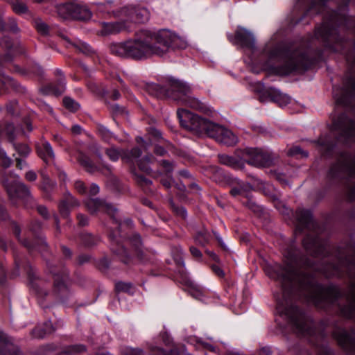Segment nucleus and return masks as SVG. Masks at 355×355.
Wrapping results in <instances>:
<instances>
[{"mask_svg":"<svg viewBox=\"0 0 355 355\" xmlns=\"http://www.w3.org/2000/svg\"><path fill=\"white\" fill-rule=\"evenodd\" d=\"M266 272L270 278L282 281L284 286L291 284L292 286L299 284L300 286L306 287L308 284L307 287L311 291L309 297L313 300L320 298V286L314 285L310 277L297 272L292 263H288L286 267H282L279 265L268 267L266 268Z\"/></svg>","mask_w":355,"mask_h":355,"instance_id":"obj_3","label":"nucleus"},{"mask_svg":"<svg viewBox=\"0 0 355 355\" xmlns=\"http://www.w3.org/2000/svg\"><path fill=\"white\" fill-rule=\"evenodd\" d=\"M37 211L44 217H46L47 216V209H46V208L45 207H44V206H38L37 207Z\"/></svg>","mask_w":355,"mask_h":355,"instance_id":"obj_51","label":"nucleus"},{"mask_svg":"<svg viewBox=\"0 0 355 355\" xmlns=\"http://www.w3.org/2000/svg\"><path fill=\"white\" fill-rule=\"evenodd\" d=\"M13 146L18 153L22 156L28 155L31 151L30 148L26 144H14Z\"/></svg>","mask_w":355,"mask_h":355,"instance_id":"obj_36","label":"nucleus"},{"mask_svg":"<svg viewBox=\"0 0 355 355\" xmlns=\"http://www.w3.org/2000/svg\"><path fill=\"white\" fill-rule=\"evenodd\" d=\"M218 157H219L220 162L225 165H227V166H231L233 168H236L239 166L238 160L232 156H230L227 155H220L218 156Z\"/></svg>","mask_w":355,"mask_h":355,"instance_id":"obj_27","label":"nucleus"},{"mask_svg":"<svg viewBox=\"0 0 355 355\" xmlns=\"http://www.w3.org/2000/svg\"><path fill=\"white\" fill-rule=\"evenodd\" d=\"M119 17L122 20L127 21V24L130 23H144L147 21L150 17L149 11L144 7H125L121 9Z\"/></svg>","mask_w":355,"mask_h":355,"instance_id":"obj_9","label":"nucleus"},{"mask_svg":"<svg viewBox=\"0 0 355 355\" xmlns=\"http://www.w3.org/2000/svg\"><path fill=\"white\" fill-rule=\"evenodd\" d=\"M110 3H107V4L105 3H98V9L101 11V12H103L105 10V8L109 5Z\"/></svg>","mask_w":355,"mask_h":355,"instance_id":"obj_63","label":"nucleus"},{"mask_svg":"<svg viewBox=\"0 0 355 355\" xmlns=\"http://www.w3.org/2000/svg\"><path fill=\"white\" fill-rule=\"evenodd\" d=\"M152 88L157 90V92L155 94L157 96H161L163 94H166L174 100L180 101L182 104L199 110L202 113L209 114L211 112L210 108L207 105L191 96V87L186 82L179 80L173 81L169 89L167 90L158 85H152Z\"/></svg>","mask_w":355,"mask_h":355,"instance_id":"obj_4","label":"nucleus"},{"mask_svg":"<svg viewBox=\"0 0 355 355\" xmlns=\"http://www.w3.org/2000/svg\"><path fill=\"white\" fill-rule=\"evenodd\" d=\"M188 292L194 298L205 302V291L202 290L197 284H196L192 281H188Z\"/></svg>","mask_w":355,"mask_h":355,"instance_id":"obj_19","label":"nucleus"},{"mask_svg":"<svg viewBox=\"0 0 355 355\" xmlns=\"http://www.w3.org/2000/svg\"><path fill=\"white\" fill-rule=\"evenodd\" d=\"M0 44L2 46H3L6 49H10L12 47L11 42H10V39L8 37L3 38L1 40Z\"/></svg>","mask_w":355,"mask_h":355,"instance_id":"obj_47","label":"nucleus"},{"mask_svg":"<svg viewBox=\"0 0 355 355\" xmlns=\"http://www.w3.org/2000/svg\"><path fill=\"white\" fill-rule=\"evenodd\" d=\"M153 157L151 155L144 156L138 161V166L141 171L145 173H149L150 168V164L152 163Z\"/></svg>","mask_w":355,"mask_h":355,"instance_id":"obj_24","label":"nucleus"},{"mask_svg":"<svg viewBox=\"0 0 355 355\" xmlns=\"http://www.w3.org/2000/svg\"><path fill=\"white\" fill-rule=\"evenodd\" d=\"M6 214L5 212V210L3 207L1 205H0V219L4 220L6 218Z\"/></svg>","mask_w":355,"mask_h":355,"instance_id":"obj_59","label":"nucleus"},{"mask_svg":"<svg viewBox=\"0 0 355 355\" xmlns=\"http://www.w3.org/2000/svg\"><path fill=\"white\" fill-rule=\"evenodd\" d=\"M155 42L164 46L163 55L173 49H184L187 46V42L185 38L181 37L168 30H160L156 32Z\"/></svg>","mask_w":355,"mask_h":355,"instance_id":"obj_8","label":"nucleus"},{"mask_svg":"<svg viewBox=\"0 0 355 355\" xmlns=\"http://www.w3.org/2000/svg\"><path fill=\"white\" fill-rule=\"evenodd\" d=\"M166 150L162 147H156L155 153L159 155H163L165 153Z\"/></svg>","mask_w":355,"mask_h":355,"instance_id":"obj_58","label":"nucleus"},{"mask_svg":"<svg viewBox=\"0 0 355 355\" xmlns=\"http://www.w3.org/2000/svg\"><path fill=\"white\" fill-rule=\"evenodd\" d=\"M78 219L79 223L81 225H85L87 223V217H85V216H83L82 214H78Z\"/></svg>","mask_w":355,"mask_h":355,"instance_id":"obj_50","label":"nucleus"},{"mask_svg":"<svg viewBox=\"0 0 355 355\" xmlns=\"http://www.w3.org/2000/svg\"><path fill=\"white\" fill-rule=\"evenodd\" d=\"M242 156L246 162L257 167L266 166L270 162L268 156L258 148H246Z\"/></svg>","mask_w":355,"mask_h":355,"instance_id":"obj_10","label":"nucleus"},{"mask_svg":"<svg viewBox=\"0 0 355 355\" xmlns=\"http://www.w3.org/2000/svg\"><path fill=\"white\" fill-rule=\"evenodd\" d=\"M0 247L3 250H6L7 248L6 241L3 238H0Z\"/></svg>","mask_w":355,"mask_h":355,"instance_id":"obj_62","label":"nucleus"},{"mask_svg":"<svg viewBox=\"0 0 355 355\" xmlns=\"http://www.w3.org/2000/svg\"><path fill=\"white\" fill-rule=\"evenodd\" d=\"M75 188L80 193H85L86 191L84 183L80 180L75 182Z\"/></svg>","mask_w":355,"mask_h":355,"instance_id":"obj_42","label":"nucleus"},{"mask_svg":"<svg viewBox=\"0 0 355 355\" xmlns=\"http://www.w3.org/2000/svg\"><path fill=\"white\" fill-rule=\"evenodd\" d=\"M98 191H99V187L98 185H96L95 184H92L90 186L89 193L92 196H94V195L97 194L98 193Z\"/></svg>","mask_w":355,"mask_h":355,"instance_id":"obj_49","label":"nucleus"},{"mask_svg":"<svg viewBox=\"0 0 355 355\" xmlns=\"http://www.w3.org/2000/svg\"><path fill=\"white\" fill-rule=\"evenodd\" d=\"M230 192H231V194L234 196L241 194V190L237 188L232 189Z\"/></svg>","mask_w":355,"mask_h":355,"instance_id":"obj_60","label":"nucleus"},{"mask_svg":"<svg viewBox=\"0 0 355 355\" xmlns=\"http://www.w3.org/2000/svg\"><path fill=\"white\" fill-rule=\"evenodd\" d=\"M57 10L58 15L64 19L87 20L92 17V12L86 6L75 1L60 4Z\"/></svg>","mask_w":355,"mask_h":355,"instance_id":"obj_7","label":"nucleus"},{"mask_svg":"<svg viewBox=\"0 0 355 355\" xmlns=\"http://www.w3.org/2000/svg\"><path fill=\"white\" fill-rule=\"evenodd\" d=\"M13 129V125L12 124H8L6 128V134L9 135L10 139H12L13 137V133L10 132V130H12Z\"/></svg>","mask_w":355,"mask_h":355,"instance_id":"obj_57","label":"nucleus"},{"mask_svg":"<svg viewBox=\"0 0 355 355\" xmlns=\"http://www.w3.org/2000/svg\"><path fill=\"white\" fill-rule=\"evenodd\" d=\"M288 154L291 155H301L303 157H307L308 153L302 151L299 146H294L288 150Z\"/></svg>","mask_w":355,"mask_h":355,"instance_id":"obj_40","label":"nucleus"},{"mask_svg":"<svg viewBox=\"0 0 355 355\" xmlns=\"http://www.w3.org/2000/svg\"><path fill=\"white\" fill-rule=\"evenodd\" d=\"M86 205L91 212L102 210L111 215L116 211V209L112 205L98 199H89Z\"/></svg>","mask_w":355,"mask_h":355,"instance_id":"obj_14","label":"nucleus"},{"mask_svg":"<svg viewBox=\"0 0 355 355\" xmlns=\"http://www.w3.org/2000/svg\"><path fill=\"white\" fill-rule=\"evenodd\" d=\"M25 176H26V180H28V181H31V182L35 181L37 178L35 173L32 171H28L26 173Z\"/></svg>","mask_w":355,"mask_h":355,"instance_id":"obj_48","label":"nucleus"},{"mask_svg":"<svg viewBox=\"0 0 355 355\" xmlns=\"http://www.w3.org/2000/svg\"><path fill=\"white\" fill-rule=\"evenodd\" d=\"M71 131L74 134H80L82 131V128L78 125H74L71 128Z\"/></svg>","mask_w":355,"mask_h":355,"instance_id":"obj_53","label":"nucleus"},{"mask_svg":"<svg viewBox=\"0 0 355 355\" xmlns=\"http://www.w3.org/2000/svg\"><path fill=\"white\" fill-rule=\"evenodd\" d=\"M0 29L10 31L12 32H17L18 31L17 24L15 21L12 19L10 20L9 25H3L1 20H0Z\"/></svg>","mask_w":355,"mask_h":355,"instance_id":"obj_37","label":"nucleus"},{"mask_svg":"<svg viewBox=\"0 0 355 355\" xmlns=\"http://www.w3.org/2000/svg\"><path fill=\"white\" fill-rule=\"evenodd\" d=\"M175 211H176L178 214L180 215L183 218H185L187 216V211H186V209L184 207L176 208Z\"/></svg>","mask_w":355,"mask_h":355,"instance_id":"obj_52","label":"nucleus"},{"mask_svg":"<svg viewBox=\"0 0 355 355\" xmlns=\"http://www.w3.org/2000/svg\"><path fill=\"white\" fill-rule=\"evenodd\" d=\"M162 184L166 187V188H169L171 187V184H172V180L171 179L170 180H161Z\"/></svg>","mask_w":355,"mask_h":355,"instance_id":"obj_56","label":"nucleus"},{"mask_svg":"<svg viewBox=\"0 0 355 355\" xmlns=\"http://www.w3.org/2000/svg\"><path fill=\"white\" fill-rule=\"evenodd\" d=\"M121 353L122 355H143V350L139 348L124 347L121 349Z\"/></svg>","mask_w":355,"mask_h":355,"instance_id":"obj_29","label":"nucleus"},{"mask_svg":"<svg viewBox=\"0 0 355 355\" xmlns=\"http://www.w3.org/2000/svg\"><path fill=\"white\" fill-rule=\"evenodd\" d=\"M120 19L121 21H114L110 23L103 22L101 33L105 35L116 33L123 30H129L130 25L127 24V21L122 20L121 17H120Z\"/></svg>","mask_w":355,"mask_h":355,"instance_id":"obj_13","label":"nucleus"},{"mask_svg":"<svg viewBox=\"0 0 355 355\" xmlns=\"http://www.w3.org/2000/svg\"><path fill=\"white\" fill-rule=\"evenodd\" d=\"M130 40L124 42L114 43L111 45L110 50L113 54L120 57L130 58Z\"/></svg>","mask_w":355,"mask_h":355,"instance_id":"obj_18","label":"nucleus"},{"mask_svg":"<svg viewBox=\"0 0 355 355\" xmlns=\"http://www.w3.org/2000/svg\"><path fill=\"white\" fill-rule=\"evenodd\" d=\"M17 347L12 340L0 331V354L2 355H17Z\"/></svg>","mask_w":355,"mask_h":355,"instance_id":"obj_16","label":"nucleus"},{"mask_svg":"<svg viewBox=\"0 0 355 355\" xmlns=\"http://www.w3.org/2000/svg\"><path fill=\"white\" fill-rule=\"evenodd\" d=\"M345 119L346 123L349 126H350V128H348L347 129H345V128L344 127V125H343L340 122L336 123H335V127L338 128H344L345 130H343V131H344L345 135L349 136V135H352V129L354 128V123L352 121H351L350 120H348V119H345L344 116H341V119Z\"/></svg>","mask_w":355,"mask_h":355,"instance_id":"obj_31","label":"nucleus"},{"mask_svg":"<svg viewBox=\"0 0 355 355\" xmlns=\"http://www.w3.org/2000/svg\"><path fill=\"white\" fill-rule=\"evenodd\" d=\"M211 269H212L213 272L218 277H224L225 273L220 266H218L217 265H213L211 266Z\"/></svg>","mask_w":355,"mask_h":355,"instance_id":"obj_44","label":"nucleus"},{"mask_svg":"<svg viewBox=\"0 0 355 355\" xmlns=\"http://www.w3.org/2000/svg\"><path fill=\"white\" fill-rule=\"evenodd\" d=\"M236 42L245 46L253 48L255 46V37L252 32L243 28L239 27L236 32Z\"/></svg>","mask_w":355,"mask_h":355,"instance_id":"obj_12","label":"nucleus"},{"mask_svg":"<svg viewBox=\"0 0 355 355\" xmlns=\"http://www.w3.org/2000/svg\"><path fill=\"white\" fill-rule=\"evenodd\" d=\"M78 161L80 164L84 166L88 171L93 172L94 166L92 164L91 160L86 156L80 155L78 158Z\"/></svg>","mask_w":355,"mask_h":355,"instance_id":"obj_32","label":"nucleus"},{"mask_svg":"<svg viewBox=\"0 0 355 355\" xmlns=\"http://www.w3.org/2000/svg\"><path fill=\"white\" fill-rule=\"evenodd\" d=\"M42 327L45 329L44 333H37V331L40 330V329H35L33 331V335L35 338H42L46 335L51 334L54 331L51 321L46 322Z\"/></svg>","mask_w":355,"mask_h":355,"instance_id":"obj_26","label":"nucleus"},{"mask_svg":"<svg viewBox=\"0 0 355 355\" xmlns=\"http://www.w3.org/2000/svg\"><path fill=\"white\" fill-rule=\"evenodd\" d=\"M202 345H203V347L206 349H209L210 351H214L215 350V348L210 344L207 343H202Z\"/></svg>","mask_w":355,"mask_h":355,"instance_id":"obj_61","label":"nucleus"},{"mask_svg":"<svg viewBox=\"0 0 355 355\" xmlns=\"http://www.w3.org/2000/svg\"><path fill=\"white\" fill-rule=\"evenodd\" d=\"M116 289L118 291L130 293L133 290V286L130 283L118 282L116 284Z\"/></svg>","mask_w":355,"mask_h":355,"instance_id":"obj_35","label":"nucleus"},{"mask_svg":"<svg viewBox=\"0 0 355 355\" xmlns=\"http://www.w3.org/2000/svg\"><path fill=\"white\" fill-rule=\"evenodd\" d=\"M1 181L12 200L15 198L28 200L31 198L29 189L19 181L17 175L12 173H2Z\"/></svg>","mask_w":355,"mask_h":355,"instance_id":"obj_6","label":"nucleus"},{"mask_svg":"<svg viewBox=\"0 0 355 355\" xmlns=\"http://www.w3.org/2000/svg\"><path fill=\"white\" fill-rule=\"evenodd\" d=\"M85 347L83 345L70 346L67 350L61 352L59 355H73L76 353H82L85 351Z\"/></svg>","mask_w":355,"mask_h":355,"instance_id":"obj_28","label":"nucleus"},{"mask_svg":"<svg viewBox=\"0 0 355 355\" xmlns=\"http://www.w3.org/2000/svg\"><path fill=\"white\" fill-rule=\"evenodd\" d=\"M35 26L37 31L42 35H46L49 33V26L42 20L37 19L35 21Z\"/></svg>","mask_w":355,"mask_h":355,"instance_id":"obj_33","label":"nucleus"},{"mask_svg":"<svg viewBox=\"0 0 355 355\" xmlns=\"http://www.w3.org/2000/svg\"><path fill=\"white\" fill-rule=\"evenodd\" d=\"M64 105L69 110L74 112L79 108V104L71 98L66 97L63 99Z\"/></svg>","mask_w":355,"mask_h":355,"instance_id":"obj_30","label":"nucleus"},{"mask_svg":"<svg viewBox=\"0 0 355 355\" xmlns=\"http://www.w3.org/2000/svg\"><path fill=\"white\" fill-rule=\"evenodd\" d=\"M297 318H292L291 320L293 324L295 326L296 329L302 334H309L308 329V321L304 318V316L297 313Z\"/></svg>","mask_w":355,"mask_h":355,"instance_id":"obj_20","label":"nucleus"},{"mask_svg":"<svg viewBox=\"0 0 355 355\" xmlns=\"http://www.w3.org/2000/svg\"><path fill=\"white\" fill-rule=\"evenodd\" d=\"M106 154L113 162L117 161L119 157L129 162L132 158L139 157L141 155V152L138 148H135L130 152L121 151L115 148H110L107 149Z\"/></svg>","mask_w":355,"mask_h":355,"instance_id":"obj_11","label":"nucleus"},{"mask_svg":"<svg viewBox=\"0 0 355 355\" xmlns=\"http://www.w3.org/2000/svg\"><path fill=\"white\" fill-rule=\"evenodd\" d=\"M156 33L146 35L144 38H139L130 40V58L136 60L148 58L153 55L163 56L164 46L155 42Z\"/></svg>","mask_w":355,"mask_h":355,"instance_id":"obj_5","label":"nucleus"},{"mask_svg":"<svg viewBox=\"0 0 355 355\" xmlns=\"http://www.w3.org/2000/svg\"><path fill=\"white\" fill-rule=\"evenodd\" d=\"M0 159L1 166L6 168L9 167L11 164V159L7 156L6 153L3 149L0 147Z\"/></svg>","mask_w":355,"mask_h":355,"instance_id":"obj_34","label":"nucleus"},{"mask_svg":"<svg viewBox=\"0 0 355 355\" xmlns=\"http://www.w3.org/2000/svg\"><path fill=\"white\" fill-rule=\"evenodd\" d=\"M55 74L59 78L58 79V84L53 87L52 92L55 95L59 96L65 90V80L60 69H57Z\"/></svg>","mask_w":355,"mask_h":355,"instance_id":"obj_21","label":"nucleus"},{"mask_svg":"<svg viewBox=\"0 0 355 355\" xmlns=\"http://www.w3.org/2000/svg\"><path fill=\"white\" fill-rule=\"evenodd\" d=\"M297 220L304 225H307L311 220L312 215L309 210L298 209L296 212Z\"/></svg>","mask_w":355,"mask_h":355,"instance_id":"obj_23","label":"nucleus"},{"mask_svg":"<svg viewBox=\"0 0 355 355\" xmlns=\"http://www.w3.org/2000/svg\"><path fill=\"white\" fill-rule=\"evenodd\" d=\"M60 213L64 216H67L68 214V204L66 202H62L59 206Z\"/></svg>","mask_w":355,"mask_h":355,"instance_id":"obj_46","label":"nucleus"},{"mask_svg":"<svg viewBox=\"0 0 355 355\" xmlns=\"http://www.w3.org/2000/svg\"><path fill=\"white\" fill-rule=\"evenodd\" d=\"M98 131L105 139L110 138L111 132L107 128H105L104 126H101L98 128Z\"/></svg>","mask_w":355,"mask_h":355,"instance_id":"obj_41","label":"nucleus"},{"mask_svg":"<svg viewBox=\"0 0 355 355\" xmlns=\"http://www.w3.org/2000/svg\"><path fill=\"white\" fill-rule=\"evenodd\" d=\"M348 339L349 338L346 332H342L340 336L338 338L339 343L343 346H345Z\"/></svg>","mask_w":355,"mask_h":355,"instance_id":"obj_43","label":"nucleus"},{"mask_svg":"<svg viewBox=\"0 0 355 355\" xmlns=\"http://www.w3.org/2000/svg\"><path fill=\"white\" fill-rule=\"evenodd\" d=\"M75 46H81L82 48H83L85 50H87V51H89V46L87 44H85V43H81V42H80L78 44H75Z\"/></svg>","mask_w":355,"mask_h":355,"instance_id":"obj_64","label":"nucleus"},{"mask_svg":"<svg viewBox=\"0 0 355 355\" xmlns=\"http://www.w3.org/2000/svg\"><path fill=\"white\" fill-rule=\"evenodd\" d=\"M178 116L182 127L197 134H207L218 142L227 146L234 145L238 141L237 137L231 130L187 110L179 109Z\"/></svg>","mask_w":355,"mask_h":355,"instance_id":"obj_1","label":"nucleus"},{"mask_svg":"<svg viewBox=\"0 0 355 355\" xmlns=\"http://www.w3.org/2000/svg\"><path fill=\"white\" fill-rule=\"evenodd\" d=\"M268 93L272 101L277 103L281 107L286 106L290 103L291 98L276 88H270L268 90Z\"/></svg>","mask_w":355,"mask_h":355,"instance_id":"obj_17","label":"nucleus"},{"mask_svg":"<svg viewBox=\"0 0 355 355\" xmlns=\"http://www.w3.org/2000/svg\"><path fill=\"white\" fill-rule=\"evenodd\" d=\"M196 243L200 246H205L210 239V235L207 230L198 232L195 236Z\"/></svg>","mask_w":355,"mask_h":355,"instance_id":"obj_25","label":"nucleus"},{"mask_svg":"<svg viewBox=\"0 0 355 355\" xmlns=\"http://www.w3.org/2000/svg\"><path fill=\"white\" fill-rule=\"evenodd\" d=\"M12 9L16 13L22 14L27 11L26 6L23 3L16 2L12 5Z\"/></svg>","mask_w":355,"mask_h":355,"instance_id":"obj_38","label":"nucleus"},{"mask_svg":"<svg viewBox=\"0 0 355 355\" xmlns=\"http://www.w3.org/2000/svg\"><path fill=\"white\" fill-rule=\"evenodd\" d=\"M137 181L139 182H144L146 184H150L151 182L148 180H147L146 178H144L143 176L141 175H138L137 176Z\"/></svg>","mask_w":355,"mask_h":355,"instance_id":"obj_55","label":"nucleus"},{"mask_svg":"<svg viewBox=\"0 0 355 355\" xmlns=\"http://www.w3.org/2000/svg\"><path fill=\"white\" fill-rule=\"evenodd\" d=\"M149 347L152 353H157L158 355H191L184 349L181 350L173 349L170 351L169 354H166L158 347L150 345Z\"/></svg>","mask_w":355,"mask_h":355,"instance_id":"obj_22","label":"nucleus"},{"mask_svg":"<svg viewBox=\"0 0 355 355\" xmlns=\"http://www.w3.org/2000/svg\"><path fill=\"white\" fill-rule=\"evenodd\" d=\"M39 156L47 164L54 162L55 154L52 146L47 141H42L37 146Z\"/></svg>","mask_w":355,"mask_h":355,"instance_id":"obj_15","label":"nucleus"},{"mask_svg":"<svg viewBox=\"0 0 355 355\" xmlns=\"http://www.w3.org/2000/svg\"><path fill=\"white\" fill-rule=\"evenodd\" d=\"M162 164L166 168L167 172H170L172 170V166L168 162L164 160L162 161Z\"/></svg>","mask_w":355,"mask_h":355,"instance_id":"obj_54","label":"nucleus"},{"mask_svg":"<svg viewBox=\"0 0 355 355\" xmlns=\"http://www.w3.org/2000/svg\"><path fill=\"white\" fill-rule=\"evenodd\" d=\"M190 252L193 257H194L197 259H200L202 255L201 252L197 248H196L194 246L190 247Z\"/></svg>","mask_w":355,"mask_h":355,"instance_id":"obj_45","label":"nucleus"},{"mask_svg":"<svg viewBox=\"0 0 355 355\" xmlns=\"http://www.w3.org/2000/svg\"><path fill=\"white\" fill-rule=\"evenodd\" d=\"M15 83L12 78L9 76L3 77L2 79L0 80V89L3 87L8 88V87L15 86Z\"/></svg>","mask_w":355,"mask_h":355,"instance_id":"obj_39","label":"nucleus"},{"mask_svg":"<svg viewBox=\"0 0 355 355\" xmlns=\"http://www.w3.org/2000/svg\"><path fill=\"white\" fill-rule=\"evenodd\" d=\"M269 66L278 75L285 76L299 69L304 57L297 52L289 53L283 49L281 44L275 46L270 42L266 44Z\"/></svg>","mask_w":355,"mask_h":355,"instance_id":"obj_2","label":"nucleus"}]
</instances>
